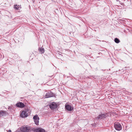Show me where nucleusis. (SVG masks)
<instances>
[{
  "label": "nucleus",
  "mask_w": 132,
  "mask_h": 132,
  "mask_svg": "<svg viewBox=\"0 0 132 132\" xmlns=\"http://www.w3.org/2000/svg\"><path fill=\"white\" fill-rule=\"evenodd\" d=\"M29 113V112L28 110H25L22 112L20 114V116L23 118L26 117L28 116Z\"/></svg>",
  "instance_id": "obj_2"
},
{
  "label": "nucleus",
  "mask_w": 132,
  "mask_h": 132,
  "mask_svg": "<svg viewBox=\"0 0 132 132\" xmlns=\"http://www.w3.org/2000/svg\"><path fill=\"white\" fill-rule=\"evenodd\" d=\"M57 106L55 102H52L50 104V107L51 109H53L56 108Z\"/></svg>",
  "instance_id": "obj_6"
},
{
  "label": "nucleus",
  "mask_w": 132,
  "mask_h": 132,
  "mask_svg": "<svg viewBox=\"0 0 132 132\" xmlns=\"http://www.w3.org/2000/svg\"><path fill=\"white\" fill-rule=\"evenodd\" d=\"M21 131L22 132H29L33 130V128L30 126H27L22 127L20 128Z\"/></svg>",
  "instance_id": "obj_1"
},
{
  "label": "nucleus",
  "mask_w": 132,
  "mask_h": 132,
  "mask_svg": "<svg viewBox=\"0 0 132 132\" xmlns=\"http://www.w3.org/2000/svg\"><path fill=\"white\" fill-rule=\"evenodd\" d=\"M5 114V112L3 111H0V116L2 117L4 116Z\"/></svg>",
  "instance_id": "obj_12"
},
{
  "label": "nucleus",
  "mask_w": 132,
  "mask_h": 132,
  "mask_svg": "<svg viewBox=\"0 0 132 132\" xmlns=\"http://www.w3.org/2000/svg\"><path fill=\"white\" fill-rule=\"evenodd\" d=\"M34 132H45V131L44 129L42 128H38L35 129H33Z\"/></svg>",
  "instance_id": "obj_5"
},
{
  "label": "nucleus",
  "mask_w": 132,
  "mask_h": 132,
  "mask_svg": "<svg viewBox=\"0 0 132 132\" xmlns=\"http://www.w3.org/2000/svg\"><path fill=\"white\" fill-rule=\"evenodd\" d=\"M39 51L42 53H43L44 52V50L43 48H41L39 49Z\"/></svg>",
  "instance_id": "obj_13"
},
{
  "label": "nucleus",
  "mask_w": 132,
  "mask_h": 132,
  "mask_svg": "<svg viewBox=\"0 0 132 132\" xmlns=\"http://www.w3.org/2000/svg\"><path fill=\"white\" fill-rule=\"evenodd\" d=\"M33 119L35 124L37 125H38L39 118L37 115H35L33 117Z\"/></svg>",
  "instance_id": "obj_4"
},
{
  "label": "nucleus",
  "mask_w": 132,
  "mask_h": 132,
  "mask_svg": "<svg viewBox=\"0 0 132 132\" xmlns=\"http://www.w3.org/2000/svg\"><path fill=\"white\" fill-rule=\"evenodd\" d=\"M8 132H11V130H9L8 131Z\"/></svg>",
  "instance_id": "obj_15"
},
{
  "label": "nucleus",
  "mask_w": 132,
  "mask_h": 132,
  "mask_svg": "<svg viewBox=\"0 0 132 132\" xmlns=\"http://www.w3.org/2000/svg\"><path fill=\"white\" fill-rule=\"evenodd\" d=\"M114 127L115 129L117 130H120L122 129V127L121 124L119 123H117L114 124Z\"/></svg>",
  "instance_id": "obj_3"
},
{
  "label": "nucleus",
  "mask_w": 132,
  "mask_h": 132,
  "mask_svg": "<svg viewBox=\"0 0 132 132\" xmlns=\"http://www.w3.org/2000/svg\"><path fill=\"white\" fill-rule=\"evenodd\" d=\"M65 108L67 110L69 111H72L73 109V108L71 107V106L69 105H66Z\"/></svg>",
  "instance_id": "obj_8"
},
{
  "label": "nucleus",
  "mask_w": 132,
  "mask_h": 132,
  "mask_svg": "<svg viewBox=\"0 0 132 132\" xmlns=\"http://www.w3.org/2000/svg\"><path fill=\"white\" fill-rule=\"evenodd\" d=\"M53 95L52 93H47L45 95V96L46 98H47L50 97H51L53 96Z\"/></svg>",
  "instance_id": "obj_9"
},
{
  "label": "nucleus",
  "mask_w": 132,
  "mask_h": 132,
  "mask_svg": "<svg viewBox=\"0 0 132 132\" xmlns=\"http://www.w3.org/2000/svg\"><path fill=\"white\" fill-rule=\"evenodd\" d=\"M115 42L117 43H119L120 42L119 40L117 38H116L114 39Z\"/></svg>",
  "instance_id": "obj_14"
},
{
  "label": "nucleus",
  "mask_w": 132,
  "mask_h": 132,
  "mask_svg": "<svg viewBox=\"0 0 132 132\" xmlns=\"http://www.w3.org/2000/svg\"><path fill=\"white\" fill-rule=\"evenodd\" d=\"M16 106L19 108H23L25 106V105L22 103L19 102L16 104Z\"/></svg>",
  "instance_id": "obj_7"
},
{
  "label": "nucleus",
  "mask_w": 132,
  "mask_h": 132,
  "mask_svg": "<svg viewBox=\"0 0 132 132\" xmlns=\"http://www.w3.org/2000/svg\"><path fill=\"white\" fill-rule=\"evenodd\" d=\"M106 116L104 114H101L97 117L98 119H102L105 117Z\"/></svg>",
  "instance_id": "obj_10"
},
{
  "label": "nucleus",
  "mask_w": 132,
  "mask_h": 132,
  "mask_svg": "<svg viewBox=\"0 0 132 132\" xmlns=\"http://www.w3.org/2000/svg\"><path fill=\"white\" fill-rule=\"evenodd\" d=\"M14 8L16 10H19L21 8V6L20 5H14Z\"/></svg>",
  "instance_id": "obj_11"
}]
</instances>
